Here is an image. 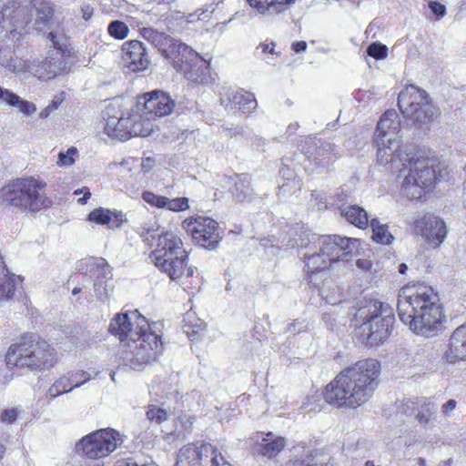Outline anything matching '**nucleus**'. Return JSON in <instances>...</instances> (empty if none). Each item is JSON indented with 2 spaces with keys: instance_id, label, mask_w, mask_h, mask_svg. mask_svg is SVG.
<instances>
[{
  "instance_id": "39",
  "label": "nucleus",
  "mask_w": 466,
  "mask_h": 466,
  "mask_svg": "<svg viewBox=\"0 0 466 466\" xmlns=\"http://www.w3.org/2000/svg\"><path fill=\"white\" fill-rule=\"evenodd\" d=\"M275 47L276 44L274 42L260 43L257 46V50H261V53L264 55L263 60L268 65L276 66L279 63L281 53L277 51Z\"/></svg>"
},
{
  "instance_id": "60",
  "label": "nucleus",
  "mask_w": 466,
  "mask_h": 466,
  "mask_svg": "<svg viewBox=\"0 0 466 466\" xmlns=\"http://www.w3.org/2000/svg\"><path fill=\"white\" fill-rule=\"evenodd\" d=\"M82 17L85 20H88L93 15V8L89 5H83L81 7Z\"/></svg>"
},
{
  "instance_id": "50",
  "label": "nucleus",
  "mask_w": 466,
  "mask_h": 466,
  "mask_svg": "<svg viewBox=\"0 0 466 466\" xmlns=\"http://www.w3.org/2000/svg\"><path fill=\"white\" fill-rule=\"evenodd\" d=\"M18 95L0 86V101L8 106H13Z\"/></svg>"
},
{
  "instance_id": "6",
  "label": "nucleus",
  "mask_w": 466,
  "mask_h": 466,
  "mask_svg": "<svg viewBox=\"0 0 466 466\" xmlns=\"http://www.w3.org/2000/svg\"><path fill=\"white\" fill-rule=\"evenodd\" d=\"M46 187L45 181L33 177L14 179L0 188V202L17 212H37L49 203Z\"/></svg>"
},
{
  "instance_id": "7",
  "label": "nucleus",
  "mask_w": 466,
  "mask_h": 466,
  "mask_svg": "<svg viewBox=\"0 0 466 466\" xmlns=\"http://www.w3.org/2000/svg\"><path fill=\"white\" fill-rule=\"evenodd\" d=\"M151 262L172 280L191 277L194 268L187 267V254L179 237L173 232H162L156 248L149 255Z\"/></svg>"
},
{
  "instance_id": "59",
  "label": "nucleus",
  "mask_w": 466,
  "mask_h": 466,
  "mask_svg": "<svg viewBox=\"0 0 466 466\" xmlns=\"http://www.w3.org/2000/svg\"><path fill=\"white\" fill-rule=\"evenodd\" d=\"M306 48H307V43L305 41H298V42H294L292 44V49L296 53H299V52L305 51Z\"/></svg>"
},
{
  "instance_id": "35",
  "label": "nucleus",
  "mask_w": 466,
  "mask_h": 466,
  "mask_svg": "<svg viewBox=\"0 0 466 466\" xmlns=\"http://www.w3.org/2000/svg\"><path fill=\"white\" fill-rule=\"evenodd\" d=\"M309 249L314 250L310 254H303L305 264L309 273L312 274L320 271L326 268L329 265H330L329 258H326V257L322 254L321 251L315 249L313 246L309 248Z\"/></svg>"
},
{
  "instance_id": "43",
  "label": "nucleus",
  "mask_w": 466,
  "mask_h": 466,
  "mask_svg": "<svg viewBox=\"0 0 466 466\" xmlns=\"http://www.w3.org/2000/svg\"><path fill=\"white\" fill-rule=\"evenodd\" d=\"M321 395L318 391H314L309 395H307L304 400L301 401L300 408L305 410L307 412L314 411L319 409L320 405L319 401L320 400Z\"/></svg>"
},
{
  "instance_id": "61",
  "label": "nucleus",
  "mask_w": 466,
  "mask_h": 466,
  "mask_svg": "<svg viewBox=\"0 0 466 466\" xmlns=\"http://www.w3.org/2000/svg\"><path fill=\"white\" fill-rule=\"evenodd\" d=\"M141 167L143 170L149 171L153 167V159L151 157H146L143 159Z\"/></svg>"
},
{
  "instance_id": "25",
  "label": "nucleus",
  "mask_w": 466,
  "mask_h": 466,
  "mask_svg": "<svg viewBox=\"0 0 466 466\" xmlns=\"http://www.w3.org/2000/svg\"><path fill=\"white\" fill-rule=\"evenodd\" d=\"M88 220L98 225H106L111 229H116L121 228L127 218L122 211L98 208L88 214Z\"/></svg>"
},
{
  "instance_id": "38",
  "label": "nucleus",
  "mask_w": 466,
  "mask_h": 466,
  "mask_svg": "<svg viewBox=\"0 0 466 466\" xmlns=\"http://www.w3.org/2000/svg\"><path fill=\"white\" fill-rule=\"evenodd\" d=\"M370 227L372 228V238L380 244H390L393 239L392 235L389 232L388 227L385 224H380L377 218L370 220Z\"/></svg>"
},
{
  "instance_id": "36",
  "label": "nucleus",
  "mask_w": 466,
  "mask_h": 466,
  "mask_svg": "<svg viewBox=\"0 0 466 466\" xmlns=\"http://www.w3.org/2000/svg\"><path fill=\"white\" fill-rule=\"evenodd\" d=\"M436 410V405L432 402L420 405L415 415L418 423L424 428L431 427L437 419Z\"/></svg>"
},
{
  "instance_id": "54",
  "label": "nucleus",
  "mask_w": 466,
  "mask_h": 466,
  "mask_svg": "<svg viewBox=\"0 0 466 466\" xmlns=\"http://www.w3.org/2000/svg\"><path fill=\"white\" fill-rule=\"evenodd\" d=\"M429 7L431 8V12L438 17H442L446 14V7L442 4H440L438 2L431 1L429 4Z\"/></svg>"
},
{
  "instance_id": "21",
  "label": "nucleus",
  "mask_w": 466,
  "mask_h": 466,
  "mask_svg": "<svg viewBox=\"0 0 466 466\" xmlns=\"http://www.w3.org/2000/svg\"><path fill=\"white\" fill-rule=\"evenodd\" d=\"M89 261L93 275L96 277L94 281L96 297L100 301H106L114 289L111 269L107 262L102 258H93Z\"/></svg>"
},
{
  "instance_id": "2",
  "label": "nucleus",
  "mask_w": 466,
  "mask_h": 466,
  "mask_svg": "<svg viewBox=\"0 0 466 466\" xmlns=\"http://www.w3.org/2000/svg\"><path fill=\"white\" fill-rule=\"evenodd\" d=\"M380 364L361 360L341 370L325 388L324 399L339 408L356 409L366 403L379 385Z\"/></svg>"
},
{
  "instance_id": "10",
  "label": "nucleus",
  "mask_w": 466,
  "mask_h": 466,
  "mask_svg": "<svg viewBox=\"0 0 466 466\" xmlns=\"http://www.w3.org/2000/svg\"><path fill=\"white\" fill-rule=\"evenodd\" d=\"M129 351L126 360L135 370H140L151 360H157L163 350L161 337L152 330V327L146 328L132 341L128 343Z\"/></svg>"
},
{
  "instance_id": "4",
  "label": "nucleus",
  "mask_w": 466,
  "mask_h": 466,
  "mask_svg": "<svg viewBox=\"0 0 466 466\" xmlns=\"http://www.w3.org/2000/svg\"><path fill=\"white\" fill-rule=\"evenodd\" d=\"M57 360L55 349L46 340L34 335L23 336L12 344L5 354L8 369L27 368L31 370H46Z\"/></svg>"
},
{
  "instance_id": "47",
  "label": "nucleus",
  "mask_w": 466,
  "mask_h": 466,
  "mask_svg": "<svg viewBox=\"0 0 466 466\" xmlns=\"http://www.w3.org/2000/svg\"><path fill=\"white\" fill-rule=\"evenodd\" d=\"M142 198L145 202L149 204L152 207H156L158 208H164L166 203V197L156 195L150 191H145L142 194Z\"/></svg>"
},
{
  "instance_id": "42",
  "label": "nucleus",
  "mask_w": 466,
  "mask_h": 466,
  "mask_svg": "<svg viewBox=\"0 0 466 466\" xmlns=\"http://www.w3.org/2000/svg\"><path fill=\"white\" fill-rule=\"evenodd\" d=\"M147 417L149 420L160 424L167 420L168 414L166 410L156 405H150L147 411Z\"/></svg>"
},
{
  "instance_id": "57",
  "label": "nucleus",
  "mask_w": 466,
  "mask_h": 466,
  "mask_svg": "<svg viewBox=\"0 0 466 466\" xmlns=\"http://www.w3.org/2000/svg\"><path fill=\"white\" fill-rule=\"evenodd\" d=\"M75 195H80V194H84V197L79 198L78 199V203L80 204H86V200L90 198L91 196V193L89 191V189L87 187H82L80 189H76L75 192H74Z\"/></svg>"
},
{
  "instance_id": "30",
  "label": "nucleus",
  "mask_w": 466,
  "mask_h": 466,
  "mask_svg": "<svg viewBox=\"0 0 466 466\" xmlns=\"http://www.w3.org/2000/svg\"><path fill=\"white\" fill-rule=\"evenodd\" d=\"M48 65L46 58L41 62H37L35 60H23L21 65L22 69L19 76L30 74L38 79H52L56 76L54 74L55 71L51 70Z\"/></svg>"
},
{
  "instance_id": "5",
  "label": "nucleus",
  "mask_w": 466,
  "mask_h": 466,
  "mask_svg": "<svg viewBox=\"0 0 466 466\" xmlns=\"http://www.w3.org/2000/svg\"><path fill=\"white\" fill-rule=\"evenodd\" d=\"M142 36L157 48L160 54L177 71L190 80L198 77L199 64L203 59L187 45L153 28H143Z\"/></svg>"
},
{
  "instance_id": "19",
  "label": "nucleus",
  "mask_w": 466,
  "mask_h": 466,
  "mask_svg": "<svg viewBox=\"0 0 466 466\" xmlns=\"http://www.w3.org/2000/svg\"><path fill=\"white\" fill-rule=\"evenodd\" d=\"M21 36L22 32L15 29L0 28V65L16 76L20 74L24 59L15 56L14 49Z\"/></svg>"
},
{
  "instance_id": "40",
  "label": "nucleus",
  "mask_w": 466,
  "mask_h": 466,
  "mask_svg": "<svg viewBox=\"0 0 466 466\" xmlns=\"http://www.w3.org/2000/svg\"><path fill=\"white\" fill-rule=\"evenodd\" d=\"M71 384V379H68L67 377H60L58 380H56L52 386L49 388L47 391V397L51 400L55 399L56 397L71 391L74 387H70L69 390H66V388Z\"/></svg>"
},
{
  "instance_id": "29",
  "label": "nucleus",
  "mask_w": 466,
  "mask_h": 466,
  "mask_svg": "<svg viewBox=\"0 0 466 466\" xmlns=\"http://www.w3.org/2000/svg\"><path fill=\"white\" fill-rule=\"evenodd\" d=\"M295 0H247L248 4L262 15H275L284 12Z\"/></svg>"
},
{
  "instance_id": "55",
  "label": "nucleus",
  "mask_w": 466,
  "mask_h": 466,
  "mask_svg": "<svg viewBox=\"0 0 466 466\" xmlns=\"http://www.w3.org/2000/svg\"><path fill=\"white\" fill-rule=\"evenodd\" d=\"M457 401L455 400H449L441 408V413L445 417H450L453 410L456 409Z\"/></svg>"
},
{
  "instance_id": "20",
  "label": "nucleus",
  "mask_w": 466,
  "mask_h": 466,
  "mask_svg": "<svg viewBox=\"0 0 466 466\" xmlns=\"http://www.w3.org/2000/svg\"><path fill=\"white\" fill-rule=\"evenodd\" d=\"M415 230L431 246L439 247L446 238L447 228L440 218L428 214L415 222Z\"/></svg>"
},
{
  "instance_id": "13",
  "label": "nucleus",
  "mask_w": 466,
  "mask_h": 466,
  "mask_svg": "<svg viewBox=\"0 0 466 466\" xmlns=\"http://www.w3.org/2000/svg\"><path fill=\"white\" fill-rule=\"evenodd\" d=\"M358 242L357 238L333 235L314 237L312 245L315 249L321 251L331 264L338 260H349Z\"/></svg>"
},
{
  "instance_id": "23",
  "label": "nucleus",
  "mask_w": 466,
  "mask_h": 466,
  "mask_svg": "<svg viewBox=\"0 0 466 466\" xmlns=\"http://www.w3.org/2000/svg\"><path fill=\"white\" fill-rule=\"evenodd\" d=\"M400 130V120L395 110H387L380 118L376 132L375 141H387L395 145L399 139Z\"/></svg>"
},
{
  "instance_id": "49",
  "label": "nucleus",
  "mask_w": 466,
  "mask_h": 466,
  "mask_svg": "<svg viewBox=\"0 0 466 466\" xmlns=\"http://www.w3.org/2000/svg\"><path fill=\"white\" fill-rule=\"evenodd\" d=\"M299 188L298 183L293 179L285 180L282 185L279 187V195L286 197L289 194H293Z\"/></svg>"
},
{
  "instance_id": "22",
  "label": "nucleus",
  "mask_w": 466,
  "mask_h": 466,
  "mask_svg": "<svg viewBox=\"0 0 466 466\" xmlns=\"http://www.w3.org/2000/svg\"><path fill=\"white\" fill-rule=\"evenodd\" d=\"M122 59L125 67L133 72L143 71L149 66L146 47L138 40L126 42L122 47Z\"/></svg>"
},
{
  "instance_id": "3",
  "label": "nucleus",
  "mask_w": 466,
  "mask_h": 466,
  "mask_svg": "<svg viewBox=\"0 0 466 466\" xmlns=\"http://www.w3.org/2000/svg\"><path fill=\"white\" fill-rule=\"evenodd\" d=\"M375 142L378 164L392 172H400V176L403 177L402 189L409 198H421L422 188L431 185L435 179V171L429 160L422 157L402 155L399 151L400 141H396L395 145L387 141Z\"/></svg>"
},
{
  "instance_id": "48",
  "label": "nucleus",
  "mask_w": 466,
  "mask_h": 466,
  "mask_svg": "<svg viewBox=\"0 0 466 466\" xmlns=\"http://www.w3.org/2000/svg\"><path fill=\"white\" fill-rule=\"evenodd\" d=\"M388 47L380 43H372L367 48V54L376 59H382L387 56Z\"/></svg>"
},
{
  "instance_id": "15",
  "label": "nucleus",
  "mask_w": 466,
  "mask_h": 466,
  "mask_svg": "<svg viewBox=\"0 0 466 466\" xmlns=\"http://www.w3.org/2000/svg\"><path fill=\"white\" fill-rule=\"evenodd\" d=\"M219 454L209 443H190L179 450L176 466H213Z\"/></svg>"
},
{
  "instance_id": "12",
  "label": "nucleus",
  "mask_w": 466,
  "mask_h": 466,
  "mask_svg": "<svg viewBox=\"0 0 466 466\" xmlns=\"http://www.w3.org/2000/svg\"><path fill=\"white\" fill-rule=\"evenodd\" d=\"M183 228L191 234L197 245L207 249H215L221 239L218 222L208 217L187 218L183 221Z\"/></svg>"
},
{
  "instance_id": "64",
  "label": "nucleus",
  "mask_w": 466,
  "mask_h": 466,
  "mask_svg": "<svg viewBox=\"0 0 466 466\" xmlns=\"http://www.w3.org/2000/svg\"><path fill=\"white\" fill-rule=\"evenodd\" d=\"M198 14V20L204 19L209 17L210 12L208 9H201L197 11Z\"/></svg>"
},
{
  "instance_id": "62",
  "label": "nucleus",
  "mask_w": 466,
  "mask_h": 466,
  "mask_svg": "<svg viewBox=\"0 0 466 466\" xmlns=\"http://www.w3.org/2000/svg\"><path fill=\"white\" fill-rule=\"evenodd\" d=\"M290 466H329L327 464H310L302 461H294L290 462Z\"/></svg>"
},
{
  "instance_id": "51",
  "label": "nucleus",
  "mask_w": 466,
  "mask_h": 466,
  "mask_svg": "<svg viewBox=\"0 0 466 466\" xmlns=\"http://www.w3.org/2000/svg\"><path fill=\"white\" fill-rule=\"evenodd\" d=\"M68 379H71V383L75 382V385L73 386L75 389L80 387L85 382L88 381L91 379V377L87 372L84 370H78L73 372Z\"/></svg>"
},
{
  "instance_id": "8",
  "label": "nucleus",
  "mask_w": 466,
  "mask_h": 466,
  "mask_svg": "<svg viewBox=\"0 0 466 466\" xmlns=\"http://www.w3.org/2000/svg\"><path fill=\"white\" fill-rule=\"evenodd\" d=\"M361 321L360 329L370 344L382 343L390 334L395 320L392 308L378 300L360 307L355 315Z\"/></svg>"
},
{
  "instance_id": "56",
  "label": "nucleus",
  "mask_w": 466,
  "mask_h": 466,
  "mask_svg": "<svg viewBox=\"0 0 466 466\" xmlns=\"http://www.w3.org/2000/svg\"><path fill=\"white\" fill-rule=\"evenodd\" d=\"M201 329V325H195L193 327L185 325L184 326V331L187 334L189 339L191 340H194L197 339L196 335L198 333V331Z\"/></svg>"
},
{
  "instance_id": "31",
  "label": "nucleus",
  "mask_w": 466,
  "mask_h": 466,
  "mask_svg": "<svg viewBox=\"0 0 466 466\" xmlns=\"http://www.w3.org/2000/svg\"><path fill=\"white\" fill-rule=\"evenodd\" d=\"M140 113L137 110L136 113L127 114L131 137H148L153 132V123L149 119H145Z\"/></svg>"
},
{
  "instance_id": "26",
  "label": "nucleus",
  "mask_w": 466,
  "mask_h": 466,
  "mask_svg": "<svg viewBox=\"0 0 466 466\" xmlns=\"http://www.w3.org/2000/svg\"><path fill=\"white\" fill-rule=\"evenodd\" d=\"M286 441L283 437L272 432L266 433L256 445V452L263 457L271 459L276 457L285 447Z\"/></svg>"
},
{
  "instance_id": "45",
  "label": "nucleus",
  "mask_w": 466,
  "mask_h": 466,
  "mask_svg": "<svg viewBox=\"0 0 466 466\" xmlns=\"http://www.w3.org/2000/svg\"><path fill=\"white\" fill-rule=\"evenodd\" d=\"M171 211H183L188 208V199L187 198H166L165 208Z\"/></svg>"
},
{
  "instance_id": "28",
  "label": "nucleus",
  "mask_w": 466,
  "mask_h": 466,
  "mask_svg": "<svg viewBox=\"0 0 466 466\" xmlns=\"http://www.w3.org/2000/svg\"><path fill=\"white\" fill-rule=\"evenodd\" d=\"M130 120L127 116H110L106 120L104 130L106 134L119 140H127L131 137V131L129 130Z\"/></svg>"
},
{
  "instance_id": "1",
  "label": "nucleus",
  "mask_w": 466,
  "mask_h": 466,
  "mask_svg": "<svg viewBox=\"0 0 466 466\" xmlns=\"http://www.w3.org/2000/svg\"><path fill=\"white\" fill-rule=\"evenodd\" d=\"M398 315L415 334L431 338L443 329L446 316L438 292L420 283L403 287L398 296Z\"/></svg>"
},
{
  "instance_id": "46",
  "label": "nucleus",
  "mask_w": 466,
  "mask_h": 466,
  "mask_svg": "<svg viewBox=\"0 0 466 466\" xmlns=\"http://www.w3.org/2000/svg\"><path fill=\"white\" fill-rule=\"evenodd\" d=\"M12 107H16L23 115L30 116L36 112V106L18 96Z\"/></svg>"
},
{
  "instance_id": "27",
  "label": "nucleus",
  "mask_w": 466,
  "mask_h": 466,
  "mask_svg": "<svg viewBox=\"0 0 466 466\" xmlns=\"http://www.w3.org/2000/svg\"><path fill=\"white\" fill-rule=\"evenodd\" d=\"M36 18L35 25L39 29L47 27L50 31L59 30L64 28L61 22L54 21V5L50 1L42 0L37 5H35Z\"/></svg>"
},
{
  "instance_id": "63",
  "label": "nucleus",
  "mask_w": 466,
  "mask_h": 466,
  "mask_svg": "<svg viewBox=\"0 0 466 466\" xmlns=\"http://www.w3.org/2000/svg\"><path fill=\"white\" fill-rule=\"evenodd\" d=\"M213 466H233V465H231L230 463L226 461V460L220 453L219 457L218 458V460L216 461V462L214 463Z\"/></svg>"
},
{
  "instance_id": "33",
  "label": "nucleus",
  "mask_w": 466,
  "mask_h": 466,
  "mask_svg": "<svg viewBox=\"0 0 466 466\" xmlns=\"http://www.w3.org/2000/svg\"><path fill=\"white\" fill-rule=\"evenodd\" d=\"M233 198L239 202L250 200L254 195L250 185V178L248 175H241L238 177L233 187L230 188Z\"/></svg>"
},
{
  "instance_id": "11",
  "label": "nucleus",
  "mask_w": 466,
  "mask_h": 466,
  "mask_svg": "<svg viewBox=\"0 0 466 466\" xmlns=\"http://www.w3.org/2000/svg\"><path fill=\"white\" fill-rule=\"evenodd\" d=\"M124 442V436L114 429H101L82 438L78 446L89 459L108 456Z\"/></svg>"
},
{
  "instance_id": "34",
  "label": "nucleus",
  "mask_w": 466,
  "mask_h": 466,
  "mask_svg": "<svg viewBox=\"0 0 466 466\" xmlns=\"http://www.w3.org/2000/svg\"><path fill=\"white\" fill-rule=\"evenodd\" d=\"M341 214L348 222L360 228H363L369 223L367 211L357 205L345 208L342 209Z\"/></svg>"
},
{
  "instance_id": "32",
  "label": "nucleus",
  "mask_w": 466,
  "mask_h": 466,
  "mask_svg": "<svg viewBox=\"0 0 466 466\" xmlns=\"http://www.w3.org/2000/svg\"><path fill=\"white\" fill-rule=\"evenodd\" d=\"M232 106L243 113H248L257 106V101L253 94L243 89L233 91L229 96Z\"/></svg>"
},
{
  "instance_id": "9",
  "label": "nucleus",
  "mask_w": 466,
  "mask_h": 466,
  "mask_svg": "<svg viewBox=\"0 0 466 466\" xmlns=\"http://www.w3.org/2000/svg\"><path fill=\"white\" fill-rule=\"evenodd\" d=\"M398 105L403 116L413 124L422 127L433 120L435 107L428 94L410 85L398 96Z\"/></svg>"
},
{
  "instance_id": "44",
  "label": "nucleus",
  "mask_w": 466,
  "mask_h": 466,
  "mask_svg": "<svg viewBox=\"0 0 466 466\" xmlns=\"http://www.w3.org/2000/svg\"><path fill=\"white\" fill-rule=\"evenodd\" d=\"M77 154L76 147H69L66 152H60L56 164L61 167H68L75 163V156Z\"/></svg>"
},
{
  "instance_id": "41",
  "label": "nucleus",
  "mask_w": 466,
  "mask_h": 466,
  "mask_svg": "<svg viewBox=\"0 0 466 466\" xmlns=\"http://www.w3.org/2000/svg\"><path fill=\"white\" fill-rule=\"evenodd\" d=\"M107 30L109 35L116 39H124L127 36L129 31L127 25L124 22L118 20L111 22Z\"/></svg>"
},
{
  "instance_id": "52",
  "label": "nucleus",
  "mask_w": 466,
  "mask_h": 466,
  "mask_svg": "<svg viewBox=\"0 0 466 466\" xmlns=\"http://www.w3.org/2000/svg\"><path fill=\"white\" fill-rule=\"evenodd\" d=\"M61 102H62V99H60L57 96H55L53 98V100L50 102V104L40 111L39 116L41 118L48 117L52 112H54L56 109H57V107L61 104Z\"/></svg>"
},
{
  "instance_id": "18",
  "label": "nucleus",
  "mask_w": 466,
  "mask_h": 466,
  "mask_svg": "<svg viewBox=\"0 0 466 466\" xmlns=\"http://www.w3.org/2000/svg\"><path fill=\"white\" fill-rule=\"evenodd\" d=\"M176 106L175 100L167 93L160 90L146 93L138 98L137 104L138 111L158 117L170 115L175 111Z\"/></svg>"
},
{
  "instance_id": "58",
  "label": "nucleus",
  "mask_w": 466,
  "mask_h": 466,
  "mask_svg": "<svg viewBox=\"0 0 466 466\" xmlns=\"http://www.w3.org/2000/svg\"><path fill=\"white\" fill-rule=\"evenodd\" d=\"M357 267L362 270H369L371 268V262L369 259L360 258L356 262Z\"/></svg>"
},
{
  "instance_id": "53",
  "label": "nucleus",
  "mask_w": 466,
  "mask_h": 466,
  "mask_svg": "<svg viewBox=\"0 0 466 466\" xmlns=\"http://www.w3.org/2000/svg\"><path fill=\"white\" fill-rule=\"evenodd\" d=\"M17 411L15 409L5 410L1 414V421L11 424L16 420Z\"/></svg>"
},
{
  "instance_id": "24",
  "label": "nucleus",
  "mask_w": 466,
  "mask_h": 466,
  "mask_svg": "<svg viewBox=\"0 0 466 466\" xmlns=\"http://www.w3.org/2000/svg\"><path fill=\"white\" fill-rule=\"evenodd\" d=\"M444 359L449 363L466 360V325L458 327L451 333Z\"/></svg>"
},
{
  "instance_id": "16",
  "label": "nucleus",
  "mask_w": 466,
  "mask_h": 466,
  "mask_svg": "<svg viewBox=\"0 0 466 466\" xmlns=\"http://www.w3.org/2000/svg\"><path fill=\"white\" fill-rule=\"evenodd\" d=\"M149 324L137 310L118 313L111 320L109 331L119 340H133L140 332H144Z\"/></svg>"
},
{
  "instance_id": "17",
  "label": "nucleus",
  "mask_w": 466,
  "mask_h": 466,
  "mask_svg": "<svg viewBox=\"0 0 466 466\" xmlns=\"http://www.w3.org/2000/svg\"><path fill=\"white\" fill-rule=\"evenodd\" d=\"M0 28L21 32L32 19L31 8L23 0H7L0 12Z\"/></svg>"
},
{
  "instance_id": "14",
  "label": "nucleus",
  "mask_w": 466,
  "mask_h": 466,
  "mask_svg": "<svg viewBox=\"0 0 466 466\" xmlns=\"http://www.w3.org/2000/svg\"><path fill=\"white\" fill-rule=\"evenodd\" d=\"M47 39L52 42L53 47L49 49L47 56L48 66L55 71L56 76L67 71L72 65V49L66 43L65 28L48 32Z\"/></svg>"
},
{
  "instance_id": "37",
  "label": "nucleus",
  "mask_w": 466,
  "mask_h": 466,
  "mask_svg": "<svg viewBox=\"0 0 466 466\" xmlns=\"http://www.w3.org/2000/svg\"><path fill=\"white\" fill-rule=\"evenodd\" d=\"M160 226L157 218H152L147 221H145L140 228L139 235L143 238V240L148 245H152L153 240L161 235L159 234Z\"/></svg>"
}]
</instances>
